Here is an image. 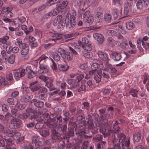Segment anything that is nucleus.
<instances>
[{"instance_id": "1", "label": "nucleus", "mask_w": 149, "mask_h": 149, "mask_svg": "<svg viewBox=\"0 0 149 149\" xmlns=\"http://www.w3.org/2000/svg\"><path fill=\"white\" fill-rule=\"evenodd\" d=\"M48 57L44 55H42L39 58V64L40 70H39V74L46 73L49 72L48 67L46 63V61Z\"/></svg>"}, {"instance_id": "2", "label": "nucleus", "mask_w": 149, "mask_h": 149, "mask_svg": "<svg viewBox=\"0 0 149 149\" xmlns=\"http://www.w3.org/2000/svg\"><path fill=\"white\" fill-rule=\"evenodd\" d=\"M106 68L103 70V76L104 78L108 79L110 77V76L112 77V74L116 72V70L112 65L107 63L106 65Z\"/></svg>"}, {"instance_id": "3", "label": "nucleus", "mask_w": 149, "mask_h": 149, "mask_svg": "<svg viewBox=\"0 0 149 149\" xmlns=\"http://www.w3.org/2000/svg\"><path fill=\"white\" fill-rule=\"evenodd\" d=\"M78 42L80 47H81L83 49L86 48L88 50H92V45L89 43L88 40L87 38H83L81 41H79Z\"/></svg>"}, {"instance_id": "4", "label": "nucleus", "mask_w": 149, "mask_h": 149, "mask_svg": "<svg viewBox=\"0 0 149 149\" xmlns=\"http://www.w3.org/2000/svg\"><path fill=\"white\" fill-rule=\"evenodd\" d=\"M5 132L10 135V136L13 137L14 139H15L20 141V138L21 136V134L17 131H13L12 130L7 129L5 130Z\"/></svg>"}, {"instance_id": "5", "label": "nucleus", "mask_w": 149, "mask_h": 149, "mask_svg": "<svg viewBox=\"0 0 149 149\" xmlns=\"http://www.w3.org/2000/svg\"><path fill=\"white\" fill-rule=\"evenodd\" d=\"M83 17L86 23L89 24V25L91 24L94 20L93 17L90 15V12L89 11H87L84 13Z\"/></svg>"}, {"instance_id": "6", "label": "nucleus", "mask_w": 149, "mask_h": 149, "mask_svg": "<svg viewBox=\"0 0 149 149\" xmlns=\"http://www.w3.org/2000/svg\"><path fill=\"white\" fill-rule=\"evenodd\" d=\"M133 0H127L124 9V14L125 16H127L128 13L131 12L132 6L133 5Z\"/></svg>"}, {"instance_id": "7", "label": "nucleus", "mask_w": 149, "mask_h": 149, "mask_svg": "<svg viewBox=\"0 0 149 149\" xmlns=\"http://www.w3.org/2000/svg\"><path fill=\"white\" fill-rule=\"evenodd\" d=\"M22 124V122L19 119L16 118H13L10 121L9 127L12 129L18 128Z\"/></svg>"}, {"instance_id": "8", "label": "nucleus", "mask_w": 149, "mask_h": 149, "mask_svg": "<svg viewBox=\"0 0 149 149\" xmlns=\"http://www.w3.org/2000/svg\"><path fill=\"white\" fill-rule=\"evenodd\" d=\"M76 23V19L67 18L65 19V24L67 28L69 30L73 29L75 26Z\"/></svg>"}, {"instance_id": "9", "label": "nucleus", "mask_w": 149, "mask_h": 149, "mask_svg": "<svg viewBox=\"0 0 149 149\" xmlns=\"http://www.w3.org/2000/svg\"><path fill=\"white\" fill-rule=\"evenodd\" d=\"M149 3L148 0H139L136 4L137 8L140 10L144 7L148 6Z\"/></svg>"}, {"instance_id": "10", "label": "nucleus", "mask_w": 149, "mask_h": 149, "mask_svg": "<svg viewBox=\"0 0 149 149\" xmlns=\"http://www.w3.org/2000/svg\"><path fill=\"white\" fill-rule=\"evenodd\" d=\"M74 6L79 7L81 10H84L86 8L85 2L84 0H75L74 1Z\"/></svg>"}, {"instance_id": "11", "label": "nucleus", "mask_w": 149, "mask_h": 149, "mask_svg": "<svg viewBox=\"0 0 149 149\" xmlns=\"http://www.w3.org/2000/svg\"><path fill=\"white\" fill-rule=\"evenodd\" d=\"M26 18L23 16H19L17 19H16L14 22V25L15 27H17L19 25H21L22 23L26 22Z\"/></svg>"}, {"instance_id": "12", "label": "nucleus", "mask_w": 149, "mask_h": 149, "mask_svg": "<svg viewBox=\"0 0 149 149\" xmlns=\"http://www.w3.org/2000/svg\"><path fill=\"white\" fill-rule=\"evenodd\" d=\"M25 73V70L22 69L16 71L13 74L15 78L16 79H17L24 76Z\"/></svg>"}, {"instance_id": "13", "label": "nucleus", "mask_w": 149, "mask_h": 149, "mask_svg": "<svg viewBox=\"0 0 149 149\" xmlns=\"http://www.w3.org/2000/svg\"><path fill=\"white\" fill-rule=\"evenodd\" d=\"M93 36L94 38L100 44H102L104 40L103 36L98 33H95L93 34Z\"/></svg>"}, {"instance_id": "14", "label": "nucleus", "mask_w": 149, "mask_h": 149, "mask_svg": "<svg viewBox=\"0 0 149 149\" xmlns=\"http://www.w3.org/2000/svg\"><path fill=\"white\" fill-rule=\"evenodd\" d=\"M25 72H27L28 77L30 79L33 78L36 75L35 72H33L31 70V68L30 66H28L26 67Z\"/></svg>"}, {"instance_id": "15", "label": "nucleus", "mask_w": 149, "mask_h": 149, "mask_svg": "<svg viewBox=\"0 0 149 149\" xmlns=\"http://www.w3.org/2000/svg\"><path fill=\"white\" fill-rule=\"evenodd\" d=\"M39 137L37 136H34L32 138V144L33 145V146H35L36 148H38L40 145L41 144V143L39 141Z\"/></svg>"}, {"instance_id": "16", "label": "nucleus", "mask_w": 149, "mask_h": 149, "mask_svg": "<svg viewBox=\"0 0 149 149\" xmlns=\"http://www.w3.org/2000/svg\"><path fill=\"white\" fill-rule=\"evenodd\" d=\"M67 83L69 85L72 86L74 88H77L79 86V84L77 82V80L75 79H68L66 81Z\"/></svg>"}, {"instance_id": "17", "label": "nucleus", "mask_w": 149, "mask_h": 149, "mask_svg": "<svg viewBox=\"0 0 149 149\" xmlns=\"http://www.w3.org/2000/svg\"><path fill=\"white\" fill-rule=\"evenodd\" d=\"M122 148L123 149H131L130 148V140L129 138H127V139L121 142Z\"/></svg>"}, {"instance_id": "18", "label": "nucleus", "mask_w": 149, "mask_h": 149, "mask_svg": "<svg viewBox=\"0 0 149 149\" xmlns=\"http://www.w3.org/2000/svg\"><path fill=\"white\" fill-rule=\"evenodd\" d=\"M20 48H22L20 51L21 54L23 55H26L29 53V48L27 44H25L24 45H23Z\"/></svg>"}, {"instance_id": "19", "label": "nucleus", "mask_w": 149, "mask_h": 149, "mask_svg": "<svg viewBox=\"0 0 149 149\" xmlns=\"http://www.w3.org/2000/svg\"><path fill=\"white\" fill-rule=\"evenodd\" d=\"M62 16L61 15L57 16L54 20L53 24L54 26L57 25L58 24H63L62 20Z\"/></svg>"}, {"instance_id": "20", "label": "nucleus", "mask_w": 149, "mask_h": 149, "mask_svg": "<svg viewBox=\"0 0 149 149\" xmlns=\"http://www.w3.org/2000/svg\"><path fill=\"white\" fill-rule=\"evenodd\" d=\"M98 56L100 59L104 61L107 60L108 56L107 54L102 51H99L97 53Z\"/></svg>"}, {"instance_id": "21", "label": "nucleus", "mask_w": 149, "mask_h": 149, "mask_svg": "<svg viewBox=\"0 0 149 149\" xmlns=\"http://www.w3.org/2000/svg\"><path fill=\"white\" fill-rule=\"evenodd\" d=\"M31 103H34V105L38 108L42 107L44 105V103L40 101H37L36 99H33L31 101Z\"/></svg>"}, {"instance_id": "22", "label": "nucleus", "mask_w": 149, "mask_h": 149, "mask_svg": "<svg viewBox=\"0 0 149 149\" xmlns=\"http://www.w3.org/2000/svg\"><path fill=\"white\" fill-rule=\"evenodd\" d=\"M97 75L95 76L93 78L96 83H98L101 80V78L103 76V73L101 70H99L97 72Z\"/></svg>"}, {"instance_id": "23", "label": "nucleus", "mask_w": 149, "mask_h": 149, "mask_svg": "<svg viewBox=\"0 0 149 149\" xmlns=\"http://www.w3.org/2000/svg\"><path fill=\"white\" fill-rule=\"evenodd\" d=\"M77 45L76 43H73L72 45V47H69V50L72 53L75 55L77 54L76 50L77 49Z\"/></svg>"}, {"instance_id": "24", "label": "nucleus", "mask_w": 149, "mask_h": 149, "mask_svg": "<svg viewBox=\"0 0 149 149\" xmlns=\"http://www.w3.org/2000/svg\"><path fill=\"white\" fill-rule=\"evenodd\" d=\"M111 55L113 59L115 61H119L121 58L120 54L116 52L112 53Z\"/></svg>"}, {"instance_id": "25", "label": "nucleus", "mask_w": 149, "mask_h": 149, "mask_svg": "<svg viewBox=\"0 0 149 149\" xmlns=\"http://www.w3.org/2000/svg\"><path fill=\"white\" fill-rule=\"evenodd\" d=\"M113 13V16L115 19H117L119 18H120L121 15V12L120 10H117L115 8H114L112 9Z\"/></svg>"}, {"instance_id": "26", "label": "nucleus", "mask_w": 149, "mask_h": 149, "mask_svg": "<svg viewBox=\"0 0 149 149\" xmlns=\"http://www.w3.org/2000/svg\"><path fill=\"white\" fill-rule=\"evenodd\" d=\"M42 87V86L41 84H38L29 87L31 91L33 92L38 91Z\"/></svg>"}, {"instance_id": "27", "label": "nucleus", "mask_w": 149, "mask_h": 149, "mask_svg": "<svg viewBox=\"0 0 149 149\" xmlns=\"http://www.w3.org/2000/svg\"><path fill=\"white\" fill-rule=\"evenodd\" d=\"M84 50L82 51L83 54L85 57L89 58L91 57L92 56V53L90 52L91 50H88L86 48L83 49Z\"/></svg>"}, {"instance_id": "28", "label": "nucleus", "mask_w": 149, "mask_h": 149, "mask_svg": "<svg viewBox=\"0 0 149 149\" xmlns=\"http://www.w3.org/2000/svg\"><path fill=\"white\" fill-rule=\"evenodd\" d=\"M29 116V115L26 112L23 113L22 114L18 113L15 115L16 117L22 119H26Z\"/></svg>"}, {"instance_id": "29", "label": "nucleus", "mask_w": 149, "mask_h": 149, "mask_svg": "<svg viewBox=\"0 0 149 149\" xmlns=\"http://www.w3.org/2000/svg\"><path fill=\"white\" fill-rule=\"evenodd\" d=\"M141 135L140 133L138 132L136 133L133 136V140L135 142H138L141 140Z\"/></svg>"}, {"instance_id": "30", "label": "nucleus", "mask_w": 149, "mask_h": 149, "mask_svg": "<svg viewBox=\"0 0 149 149\" xmlns=\"http://www.w3.org/2000/svg\"><path fill=\"white\" fill-rule=\"evenodd\" d=\"M65 59L67 61H70L72 59L73 55L72 53L69 52H65L64 54Z\"/></svg>"}, {"instance_id": "31", "label": "nucleus", "mask_w": 149, "mask_h": 149, "mask_svg": "<svg viewBox=\"0 0 149 149\" xmlns=\"http://www.w3.org/2000/svg\"><path fill=\"white\" fill-rule=\"evenodd\" d=\"M76 15V12L75 10H73L72 12V15L70 14H68L66 16V19L67 18L76 19L75 16Z\"/></svg>"}, {"instance_id": "32", "label": "nucleus", "mask_w": 149, "mask_h": 149, "mask_svg": "<svg viewBox=\"0 0 149 149\" xmlns=\"http://www.w3.org/2000/svg\"><path fill=\"white\" fill-rule=\"evenodd\" d=\"M58 68L60 70L62 71H66L68 69L69 67L66 64H60L58 65Z\"/></svg>"}, {"instance_id": "33", "label": "nucleus", "mask_w": 149, "mask_h": 149, "mask_svg": "<svg viewBox=\"0 0 149 149\" xmlns=\"http://www.w3.org/2000/svg\"><path fill=\"white\" fill-rule=\"evenodd\" d=\"M9 39V36H5L1 38H0V43L2 44H5L7 45V43H9L10 42H7V40Z\"/></svg>"}, {"instance_id": "34", "label": "nucleus", "mask_w": 149, "mask_h": 149, "mask_svg": "<svg viewBox=\"0 0 149 149\" xmlns=\"http://www.w3.org/2000/svg\"><path fill=\"white\" fill-rule=\"evenodd\" d=\"M126 27L128 30L132 29L134 27V24L131 22H127L126 23Z\"/></svg>"}, {"instance_id": "35", "label": "nucleus", "mask_w": 149, "mask_h": 149, "mask_svg": "<svg viewBox=\"0 0 149 149\" xmlns=\"http://www.w3.org/2000/svg\"><path fill=\"white\" fill-rule=\"evenodd\" d=\"M115 41L111 37H109L107 39V44L113 47L115 45Z\"/></svg>"}, {"instance_id": "36", "label": "nucleus", "mask_w": 149, "mask_h": 149, "mask_svg": "<svg viewBox=\"0 0 149 149\" xmlns=\"http://www.w3.org/2000/svg\"><path fill=\"white\" fill-rule=\"evenodd\" d=\"M96 11V16L97 17H100L101 18V17L103 16L102 9L101 7H98Z\"/></svg>"}, {"instance_id": "37", "label": "nucleus", "mask_w": 149, "mask_h": 149, "mask_svg": "<svg viewBox=\"0 0 149 149\" xmlns=\"http://www.w3.org/2000/svg\"><path fill=\"white\" fill-rule=\"evenodd\" d=\"M61 56L59 54L55 52L52 55V57L56 61H58L60 59Z\"/></svg>"}, {"instance_id": "38", "label": "nucleus", "mask_w": 149, "mask_h": 149, "mask_svg": "<svg viewBox=\"0 0 149 149\" xmlns=\"http://www.w3.org/2000/svg\"><path fill=\"white\" fill-rule=\"evenodd\" d=\"M111 18V15L109 13H106L104 15V19L106 22H110Z\"/></svg>"}, {"instance_id": "39", "label": "nucleus", "mask_w": 149, "mask_h": 149, "mask_svg": "<svg viewBox=\"0 0 149 149\" xmlns=\"http://www.w3.org/2000/svg\"><path fill=\"white\" fill-rule=\"evenodd\" d=\"M15 58V55L14 54L10 55L8 58V61L10 64L14 63Z\"/></svg>"}, {"instance_id": "40", "label": "nucleus", "mask_w": 149, "mask_h": 149, "mask_svg": "<svg viewBox=\"0 0 149 149\" xmlns=\"http://www.w3.org/2000/svg\"><path fill=\"white\" fill-rule=\"evenodd\" d=\"M33 98L32 95H26L22 98L21 100L23 102H29Z\"/></svg>"}, {"instance_id": "41", "label": "nucleus", "mask_w": 149, "mask_h": 149, "mask_svg": "<svg viewBox=\"0 0 149 149\" xmlns=\"http://www.w3.org/2000/svg\"><path fill=\"white\" fill-rule=\"evenodd\" d=\"M10 43H7V45H6V51L8 54H10L12 52L13 47L10 45Z\"/></svg>"}, {"instance_id": "42", "label": "nucleus", "mask_w": 149, "mask_h": 149, "mask_svg": "<svg viewBox=\"0 0 149 149\" xmlns=\"http://www.w3.org/2000/svg\"><path fill=\"white\" fill-rule=\"evenodd\" d=\"M1 84L4 85H8V82L5 79V77L4 76L0 77V86Z\"/></svg>"}, {"instance_id": "43", "label": "nucleus", "mask_w": 149, "mask_h": 149, "mask_svg": "<svg viewBox=\"0 0 149 149\" xmlns=\"http://www.w3.org/2000/svg\"><path fill=\"white\" fill-rule=\"evenodd\" d=\"M68 2L67 1H63L59 6V7L61 10L64 9L67 6Z\"/></svg>"}, {"instance_id": "44", "label": "nucleus", "mask_w": 149, "mask_h": 149, "mask_svg": "<svg viewBox=\"0 0 149 149\" xmlns=\"http://www.w3.org/2000/svg\"><path fill=\"white\" fill-rule=\"evenodd\" d=\"M15 44L16 45L18 46L19 48L22 47L23 45L25 44L22 43V40L20 39H17L15 42Z\"/></svg>"}, {"instance_id": "45", "label": "nucleus", "mask_w": 149, "mask_h": 149, "mask_svg": "<svg viewBox=\"0 0 149 149\" xmlns=\"http://www.w3.org/2000/svg\"><path fill=\"white\" fill-rule=\"evenodd\" d=\"M40 134L42 136L46 137L48 136L49 134L48 130H44L40 131Z\"/></svg>"}, {"instance_id": "46", "label": "nucleus", "mask_w": 149, "mask_h": 149, "mask_svg": "<svg viewBox=\"0 0 149 149\" xmlns=\"http://www.w3.org/2000/svg\"><path fill=\"white\" fill-rule=\"evenodd\" d=\"M39 79L41 80L44 82H46V81L49 79V77L48 76L41 74L38 76Z\"/></svg>"}, {"instance_id": "47", "label": "nucleus", "mask_w": 149, "mask_h": 149, "mask_svg": "<svg viewBox=\"0 0 149 149\" xmlns=\"http://www.w3.org/2000/svg\"><path fill=\"white\" fill-rule=\"evenodd\" d=\"M52 80L50 79L49 81L45 82V86L49 88L52 86L53 85Z\"/></svg>"}, {"instance_id": "48", "label": "nucleus", "mask_w": 149, "mask_h": 149, "mask_svg": "<svg viewBox=\"0 0 149 149\" xmlns=\"http://www.w3.org/2000/svg\"><path fill=\"white\" fill-rule=\"evenodd\" d=\"M137 91L134 89L130 90L129 91V93L132 95L133 97H136L137 95Z\"/></svg>"}, {"instance_id": "49", "label": "nucleus", "mask_w": 149, "mask_h": 149, "mask_svg": "<svg viewBox=\"0 0 149 149\" xmlns=\"http://www.w3.org/2000/svg\"><path fill=\"white\" fill-rule=\"evenodd\" d=\"M99 65L97 63H93L91 67L92 70H95L97 71L99 67Z\"/></svg>"}, {"instance_id": "50", "label": "nucleus", "mask_w": 149, "mask_h": 149, "mask_svg": "<svg viewBox=\"0 0 149 149\" xmlns=\"http://www.w3.org/2000/svg\"><path fill=\"white\" fill-rule=\"evenodd\" d=\"M120 47L122 49H127L129 47V45L126 42L124 41L121 43Z\"/></svg>"}, {"instance_id": "51", "label": "nucleus", "mask_w": 149, "mask_h": 149, "mask_svg": "<svg viewBox=\"0 0 149 149\" xmlns=\"http://www.w3.org/2000/svg\"><path fill=\"white\" fill-rule=\"evenodd\" d=\"M118 136L119 138V142H122L127 139L125 136L122 133L118 135Z\"/></svg>"}, {"instance_id": "52", "label": "nucleus", "mask_w": 149, "mask_h": 149, "mask_svg": "<svg viewBox=\"0 0 149 149\" xmlns=\"http://www.w3.org/2000/svg\"><path fill=\"white\" fill-rule=\"evenodd\" d=\"M26 112L27 113L29 116L31 115L32 113L34 114L33 110L30 107H28L25 109Z\"/></svg>"}, {"instance_id": "53", "label": "nucleus", "mask_w": 149, "mask_h": 149, "mask_svg": "<svg viewBox=\"0 0 149 149\" xmlns=\"http://www.w3.org/2000/svg\"><path fill=\"white\" fill-rule=\"evenodd\" d=\"M1 54L2 58L4 59L5 60H6L8 58V54L7 52L4 50H2L1 52Z\"/></svg>"}, {"instance_id": "54", "label": "nucleus", "mask_w": 149, "mask_h": 149, "mask_svg": "<svg viewBox=\"0 0 149 149\" xmlns=\"http://www.w3.org/2000/svg\"><path fill=\"white\" fill-rule=\"evenodd\" d=\"M61 10L58 6L56 7V8L53 11L52 13L53 14V15L55 16L57 15Z\"/></svg>"}, {"instance_id": "55", "label": "nucleus", "mask_w": 149, "mask_h": 149, "mask_svg": "<svg viewBox=\"0 0 149 149\" xmlns=\"http://www.w3.org/2000/svg\"><path fill=\"white\" fill-rule=\"evenodd\" d=\"M47 89L45 87L42 88H41L40 89L39 91H38V94H43L47 92Z\"/></svg>"}, {"instance_id": "56", "label": "nucleus", "mask_w": 149, "mask_h": 149, "mask_svg": "<svg viewBox=\"0 0 149 149\" xmlns=\"http://www.w3.org/2000/svg\"><path fill=\"white\" fill-rule=\"evenodd\" d=\"M102 136L101 135L98 134L96 136L93 137L94 140L96 141H100L102 140Z\"/></svg>"}, {"instance_id": "57", "label": "nucleus", "mask_w": 149, "mask_h": 149, "mask_svg": "<svg viewBox=\"0 0 149 149\" xmlns=\"http://www.w3.org/2000/svg\"><path fill=\"white\" fill-rule=\"evenodd\" d=\"M57 116V114L56 113L51 114L49 116V118L51 120L52 122H54L56 121V118Z\"/></svg>"}, {"instance_id": "58", "label": "nucleus", "mask_w": 149, "mask_h": 149, "mask_svg": "<svg viewBox=\"0 0 149 149\" xmlns=\"http://www.w3.org/2000/svg\"><path fill=\"white\" fill-rule=\"evenodd\" d=\"M57 84L58 85H59V84H61V87L62 89H65L66 86L67 84L65 82H63L61 83V82L59 81H57Z\"/></svg>"}, {"instance_id": "59", "label": "nucleus", "mask_w": 149, "mask_h": 149, "mask_svg": "<svg viewBox=\"0 0 149 149\" xmlns=\"http://www.w3.org/2000/svg\"><path fill=\"white\" fill-rule=\"evenodd\" d=\"M106 143V142L102 141L101 143H98L97 144V147L98 148V149L104 148V145Z\"/></svg>"}, {"instance_id": "60", "label": "nucleus", "mask_w": 149, "mask_h": 149, "mask_svg": "<svg viewBox=\"0 0 149 149\" xmlns=\"http://www.w3.org/2000/svg\"><path fill=\"white\" fill-rule=\"evenodd\" d=\"M47 95L46 94H39L38 98L40 99L44 100L45 99L47 98Z\"/></svg>"}, {"instance_id": "61", "label": "nucleus", "mask_w": 149, "mask_h": 149, "mask_svg": "<svg viewBox=\"0 0 149 149\" xmlns=\"http://www.w3.org/2000/svg\"><path fill=\"white\" fill-rule=\"evenodd\" d=\"M26 107V105L24 104H19L17 105V107L18 109L22 110L24 109Z\"/></svg>"}, {"instance_id": "62", "label": "nucleus", "mask_w": 149, "mask_h": 149, "mask_svg": "<svg viewBox=\"0 0 149 149\" xmlns=\"http://www.w3.org/2000/svg\"><path fill=\"white\" fill-rule=\"evenodd\" d=\"M3 20L5 22H8L10 23L11 22H13V26L14 25V22H15V21H14L13 19H10L7 17H5L3 19Z\"/></svg>"}, {"instance_id": "63", "label": "nucleus", "mask_w": 149, "mask_h": 149, "mask_svg": "<svg viewBox=\"0 0 149 149\" xmlns=\"http://www.w3.org/2000/svg\"><path fill=\"white\" fill-rule=\"evenodd\" d=\"M47 3L49 4L50 5H53L55 3L59 1L60 0H47Z\"/></svg>"}, {"instance_id": "64", "label": "nucleus", "mask_w": 149, "mask_h": 149, "mask_svg": "<svg viewBox=\"0 0 149 149\" xmlns=\"http://www.w3.org/2000/svg\"><path fill=\"white\" fill-rule=\"evenodd\" d=\"M84 74H81L76 77L75 79L77 80L78 83L84 78Z\"/></svg>"}]
</instances>
